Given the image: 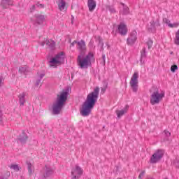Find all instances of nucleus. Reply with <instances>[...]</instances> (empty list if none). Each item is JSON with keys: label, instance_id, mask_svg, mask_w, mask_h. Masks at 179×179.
I'll return each instance as SVG.
<instances>
[{"label": "nucleus", "instance_id": "1", "mask_svg": "<svg viewBox=\"0 0 179 179\" xmlns=\"http://www.w3.org/2000/svg\"><path fill=\"white\" fill-rule=\"evenodd\" d=\"M100 88L99 87H96L93 92L87 96V99L83 103L82 108L80 110V113L83 117H87L90 115L92 110L94 108V106H96V103H97Z\"/></svg>", "mask_w": 179, "mask_h": 179}, {"label": "nucleus", "instance_id": "2", "mask_svg": "<svg viewBox=\"0 0 179 179\" xmlns=\"http://www.w3.org/2000/svg\"><path fill=\"white\" fill-rule=\"evenodd\" d=\"M69 87L63 89L62 92L57 94L56 101L52 105V114L58 115L61 113L65 103L68 100V95L69 94Z\"/></svg>", "mask_w": 179, "mask_h": 179}, {"label": "nucleus", "instance_id": "3", "mask_svg": "<svg viewBox=\"0 0 179 179\" xmlns=\"http://www.w3.org/2000/svg\"><path fill=\"white\" fill-rule=\"evenodd\" d=\"M92 59H94V55L90 52L87 55H79L77 59L78 66L81 69H87L89 66H92Z\"/></svg>", "mask_w": 179, "mask_h": 179}, {"label": "nucleus", "instance_id": "4", "mask_svg": "<svg viewBox=\"0 0 179 179\" xmlns=\"http://www.w3.org/2000/svg\"><path fill=\"white\" fill-rule=\"evenodd\" d=\"M150 93H151L150 103L152 106L159 104V103L163 100V97H164V93H159V88L157 87H152V88L150 90Z\"/></svg>", "mask_w": 179, "mask_h": 179}, {"label": "nucleus", "instance_id": "5", "mask_svg": "<svg viewBox=\"0 0 179 179\" xmlns=\"http://www.w3.org/2000/svg\"><path fill=\"white\" fill-rule=\"evenodd\" d=\"M64 59H65V52H60L55 55V57H52L49 61L50 66H55L56 65H61L64 64Z\"/></svg>", "mask_w": 179, "mask_h": 179}, {"label": "nucleus", "instance_id": "6", "mask_svg": "<svg viewBox=\"0 0 179 179\" xmlns=\"http://www.w3.org/2000/svg\"><path fill=\"white\" fill-rule=\"evenodd\" d=\"M138 78H139V73L138 72H134L130 80V86L134 93L138 92Z\"/></svg>", "mask_w": 179, "mask_h": 179}, {"label": "nucleus", "instance_id": "7", "mask_svg": "<svg viewBox=\"0 0 179 179\" xmlns=\"http://www.w3.org/2000/svg\"><path fill=\"white\" fill-rule=\"evenodd\" d=\"M164 156V150H157L151 157L150 163L155 164L163 159Z\"/></svg>", "mask_w": 179, "mask_h": 179}, {"label": "nucleus", "instance_id": "8", "mask_svg": "<svg viewBox=\"0 0 179 179\" xmlns=\"http://www.w3.org/2000/svg\"><path fill=\"white\" fill-rule=\"evenodd\" d=\"M83 174V169L80 166L76 165V168L71 169V179H79Z\"/></svg>", "mask_w": 179, "mask_h": 179}, {"label": "nucleus", "instance_id": "9", "mask_svg": "<svg viewBox=\"0 0 179 179\" xmlns=\"http://www.w3.org/2000/svg\"><path fill=\"white\" fill-rule=\"evenodd\" d=\"M156 27H160L159 20H157L155 22V21H151L148 26V30L150 33H155V31H156Z\"/></svg>", "mask_w": 179, "mask_h": 179}, {"label": "nucleus", "instance_id": "10", "mask_svg": "<svg viewBox=\"0 0 179 179\" xmlns=\"http://www.w3.org/2000/svg\"><path fill=\"white\" fill-rule=\"evenodd\" d=\"M78 50L80 51V55H85L86 54V43L85 41L81 40L80 41H78Z\"/></svg>", "mask_w": 179, "mask_h": 179}, {"label": "nucleus", "instance_id": "11", "mask_svg": "<svg viewBox=\"0 0 179 179\" xmlns=\"http://www.w3.org/2000/svg\"><path fill=\"white\" fill-rule=\"evenodd\" d=\"M137 39L136 31H134L130 34V36L127 38V43L129 45H134Z\"/></svg>", "mask_w": 179, "mask_h": 179}, {"label": "nucleus", "instance_id": "12", "mask_svg": "<svg viewBox=\"0 0 179 179\" xmlns=\"http://www.w3.org/2000/svg\"><path fill=\"white\" fill-rule=\"evenodd\" d=\"M17 141L21 143V145H25L27 142V139H29V136L24 131V130L22 131V134H20L17 137Z\"/></svg>", "mask_w": 179, "mask_h": 179}, {"label": "nucleus", "instance_id": "13", "mask_svg": "<svg viewBox=\"0 0 179 179\" xmlns=\"http://www.w3.org/2000/svg\"><path fill=\"white\" fill-rule=\"evenodd\" d=\"M118 32L122 36H125L127 33H128V28H127V25L124 23H120L118 25Z\"/></svg>", "mask_w": 179, "mask_h": 179}, {"label": "nucleus", "instance_id": "14", "mask_svg": "<svg viewBox=\"0 0 179 179\" xmlns=\"http://www.w3.org/2000/svg\"><path fill=\"white\" fill-rule=\"evenodd\" d=\"M45 173L43 174V178H48L49 177H51L54 174V170L48 166L47 165H45Z\"/></svg>", "mask_w": 179, "mask_h": 179}, {"label": "nucleus", "instance_id": "15", "mask_svg": "<svg viewBox=\"0 0 179 179\" xmlns=\"http://www.w3.org/2000/svg\"><path fill=\"white\" fill-rule=\"evenodd\" d=\"M12 5H13L12 0H1V6H2L3 9H8Z\"/></svg>", "mask_w": 179, "mask_h": 179}, {"label": "nucleus", "instance_id": "16", "mask_svg": "<svg viewBox=\"0 0 179 179\" xmlns=\"http://www.w3.org/2000/svg\"><path fill=\"white\" fill-rule=\"evenodd\" d=\"M128 108H129V106L126 105L124 109H122L121 110H117L116 114L117 115V118H121L122 115H124L126 113H127Z\"/></svg>", "mask_w": 179, "mask_h": 179}, {"label": "nucleus", "instance_id": "17", "mask_svg": "<svg viewBox=\"0 0 179 179\" xmlns=\"http://www.w3.org/2000/svg\"><path fill=\"white\" fill-rule=\"evenodd\" d=\"M87 6L89 8L90 12H93L96 9V1L94 0H88Z\"/></svg>", "mask_w": 179, "mask_h": 179}, {"label": "nucleus", "instance_id": "18", "mask_svg": "<svg viewBox=\"0 0 179 179\" xmlns=\"http://www.w3.org/2000/svg\"><path fill=\"white\" fill-rule=\"evenodd\" d=\"M18 97L20 99V106H24V103H26V99H24L26 94L24 92L20 94Z\"/></svg>", "mask_w": 179, "mask_h": 179}, {"label": "nucleus", "instance_id": "19", "mask_svg": "<svg viewBox=\"0 0 179 179\" xmlns=\"http://www.w3.org/2000/svg\"><path fill=\"white\" fill-rule=\"evenodd\" d=\"M35 17L36 18V23H38V24H41L45 19L43 15H36Z\"/></svg>", "mask_w": 179, "mask_h": 179}, {"label": "nucleus", "instance_id": "20", "mask_svg": "<svg viewBox=\"0 0 179 179\" xmlns=\"http://www.w3.org/2000/svg\"><path fill=\"white\" fill-rule=\"evenodd\" d=\"M66 5V2L64 0H58V7L59 10H64L65 9V6Z\"/></svg>", "mask_w": 179, "mask_h": 179}, {"label": "nucleus", "instance_id": "21", "mask_svg": "<svg viewBox=\"0 0 179 179\" xmlns=\"http://www.w3.org/2000/svg\"><path fill=\"white\" fill-rule=\"evenodd\" d=\"M45 44H46V45H48V47H50V48L52 49V48H55V42L52 40H51V41L46 40Z\"/></svg>", "mask_w": 179, "mask_h": 179}, {"label": "nucleus", "instance_id": "22", "mask_svg": "<svg viewBox=\"0 0 179 179\" xmlns=\"http://www.w3.org/2000/svg\"><path fill=\"white\" fill-rule=\"evenodd\" d=\"M26 164L27 165L29 175L31 176V174H33V169H31L33 165H31V163L29 161H27Z\"/></svg>", "mask_w": 179, "mask_h": 179}, {"label": "nucleus", "instance_id": "23", "mask_svg": "<svg viewBox=\"0 0 179 179\" xmlns=\"http://www.w3.org/2000/svg\"><path fill=\"white\" fill-rule=\"evenodd\" d=\"M146 48H143L141 51V62H142V59L146 58Z\"/></svg>", "mask_w": 179, "mask_h": 179}, {"label": "nucleus", "instance_id": "24", "mask_svg": "<svg viewBox=\"0 0 179 179\" xmlns=\"http://www.w3.org/2000/svg\"><path fill=\"white\" fill-rule=\"evenodd\" d=\"M174 44L179 45V29L176 33V37L174 38Z\"/></svg>", "mask_w": 179, "mask_h": 179}, {"label": "nucleus", "instance_id": "25", "mask_svg": "<svg viewBox=\"0 0 179 179\" xmlns=\"http://www.w3.org/2000/svg\"><path fill=\"white\" fill-rule=\"evenodd\" d=\"M10 169H12L15 171H19L22 168L17 164H11Z\"/></svg>", "mask_w": 179, "mask_h": 179}, {"label": "nucleus", "instance_id": "26", "mask_svg": "<svg viewBox=\"0 0 179 179\" xmlns=\"http://www.w3.org/2000/svg\"><path fill=\"white\" fill-rule=\"evenodd\" d=\"M18 72L20 73H24V75H26L27 73V69L24 66L20 67Z\"/></svg>", "mask_w": 179, "mask_h": 179}, {"label": "nucleus", "instance_id": "27", "mask_svg": "<svg viewBox=\"0 0 179 179\" xmlns=\"http://www.w3.org/2000/svg\"><path fill=\"white\" fill-rule=\"evenodd\" d=\"M164 136H166V138H164V141H169V138L171 136V133L168 130H164Z\"/></svg>", "mask_w": 179, "mask_h": 179}, {"label": "nucleus", "instance_id": "28", "mask_svg": "<svg viewBox=\"0 0 179 179\" xmlns=\"http://www.w3.org/2000/svg\"><path fill=\"white\" fill-rule=\"evenodd\" d=\"M122 15H128L129 13V8H128V6H124L123 7V10L121 13Z\"/></svg>", "mask_w": 179, "mask_h": 179}, {"label": "nucleus", "instance_id": "29", "mask_svg": "<svg viewBox=\"0 0 179 179\" xmlns=\"http://www.w3.org/2000/svg\"><path fill=\"white\" fill-rule=\"evenodd\" d=\"M106 9L110 12V13H115V8L113 6H107Z\"/></svg>", "mask_w": 179, "mask_h": 179}, {"label": "nucleus", "instance_id": "30", "mask_svg": "<svg viewBox=\"0 0 179 179\" xmlns=\"http://www.w3.org/2000/svg\"><path fill=\"white\" fill-rule=\"evenodd\" d=\"M178 69V66L177 64H173L171 66V71L174 73Z\"/></svg>", "mask_w": 179, "mask_h": 179}, {"label": "nucleus", "instance_id": "31", "mask_svg": "<svg viewBox=\"0 0 179 179\" xmlns=\"http://www.w3.org/2000/svg\"><path fill=\"white\" fill-rule=\"evenodd\" d=\"M173 165L176 167V169H179V159L176 158L175 160L173 162Z\"/></svg>", "mask_w": 179, "mask_h": 179}, {"label": "nucleus", "instance_id": "32", "mask_svg": "<svg viewBox=\"0 0 179 179\" xmlns=\"http://www.w3.org/2000/svg\"><path fill=\"white\" fill-rule=\"evenodd\" d=\"M146 45L148 47V50H150V48H152V47L153 46V41L152 40H148V41L146 42Z\"/></svg>", "mask_w": 179, "mask_h": 179}, {"label": "nucleus", "instance_id": "33", "mask_svg": "<svg viewBox=\"0 0 179 179\" xmlns=\"http://www.w3.org/2000/svg\"><path fill=\"white\" fill-rule=\"evenodd\" d=\"M178 26H179V22L169 24V27H171V28L178 27Z\"/></svg>", "mask_w": 179, "mask_h": 179}, {"label": "nucleus", "instance_id": "34", "mask_svg": "<svg viewBox=\"0 0 179 179\" xmlns=\"http://www.w3.org/2000/svg\"><path fill=\"white\" fill-rule=\"evenodd\" d=\"M163 22L164 23H166V24H168V26L169 24H171V23H170V20L167 18H164Z\"/></svg>", "mask_w": 179, "mask_h": 179}, {"label": "nucleus", "instance_id": "35", "mask_svg": "<svg viewBox=\"0 0 179 179\" xmlns=\"http://www.w3.org/2000/svg\"><path fill=\"white\" fill-rule=\"evenodd\" d=\"M98 40H99V45H103V44H104V43H103V38H101V37L99 36Z\"/></svg>", "mask_w": 179, "mask_h": 179}, {"label": "nucleus", "instance_id": "36", "mask_svg": "<svg viewBox=\"0 0 179 179\" xmlns=\"http://www.w3.org/2000/svg\"><path fill=\"white\" fill-rule=\"evenodd\" d=\"M145 176V171H143L138 176V179H142V177Z\"/></svg>", "mask_w": 179, "mask_h": 179}, {"label": "nucleus", "instance_id": "37", "mask_svg": "<svg viewBox=\"0 0 179 179\" xmlns=\"http://www.w3.org/2000/svg\"><path fill=\"white\" fill-rule=\"evenodd\" d=\"M36 6H38V8H44V4H41V3H40V2H38L36 3Z\"/></svg>", "mask_w": 179, "mask_h": 179}, {"label": "nucleus", "instance_id": "38", "mask_svg": "<svg viewBox=\"0 0 179 179\" xmlns=\"http://www.w3.org/2000/svg\"><path fill=\"white\" fill-rule=\"evenodd\" d=\"M40 83H41V79H38V80H36V84H35V86H36V87L39 86Z\"/></svg>", "mask_w": 179, "mask_h": 179}, {"label": "nucleus", "instance_id": "39", "mask_svg": "<svg viewBox=\"0 0 179 179\" xmlns=\"http://www.w3.org/2000/svg\"><path fill=\"white\" fill-rule=\"evenodd\" d=\"M3 114H2V110H0V122H2Z\"/></svg>", "mask_w": 179, "mask_h": 179}, {"label": "nucleus", "instance_id": "40", "mask_svg": "<svg viewBox=\"0 0 179 179\" xmlns=\"http://www.w3.org/2000/svg\"><path fill=\"white\" fill-rule=\"evenodd\" d=\"M102 59H103V64H106V55H102Z\"/></svg>", "mask_w": 179, "mask_h": 179}, {"label": "nucleus", "instance_id": "41", "mask_svg": "<svg viewBox=\"0 0 179 179\" xmlns=\"http://www.w3.org/2000/svg\"><path fill=\"white\" fill-rule=\"evenodd\" d=\"M43 76H45V74H44V73H41V74H40V76H39V79H41V80L43 79Z\"/></svg>", "mask_w": 179, "mask_h": 179}, {"label": "nucleus", "instance_id": "42", "mask_svg": "<svg viewBox=\"0 0 179 179\" xmlns=\"http://www.w3.org/2000/svg\"><path fill=\"white\" fill-rule=\"evenodd\" d=\"M106 90H107V85H106V87L101 88V93H104V92H106Z\"/></svg>", "mask_w": 179, "mask_h": 179}, {"label": "nucleus", "instance_id": "43", "mask_svg": "<svg viewBox=\"0 0 179 179\" xmlns=\"http://www.w3.org/2000/svg\"><path fill=\"white\" fill-rule=\"evenodd\" d=\"M3 82V76H0V85Z\"/></svg>", "mask_w": 179, "mask_h": 179}, {"label": "nucleus", "instance_id": "44", "mask_svg": "<svg viewBox=\"0 0 179 179\" xmlns=\"http://www.w3.org/2000/svg\"><path fill=\"white\" fill-rule=\"evenodd\" d=\"M31 12H33V10H36V6L35 5H33L31 8Z\"/></svg>", "mask_w": 179, "mask_h": 179}, {"label": "nucleus", "instance_id": "45", "mask_svg": "<svg viewBox=\"0 0 179 179\" xmlns=\"http://www.w3.org/2000/svg\"><path fill=\"white\" fill-rule=\"evenodd\" d=\"M75 44H78V41H74L73 43H71L72 47H73V45H75Z\"/></svg>", "mask_w": 179, "mask_h": 179}, {"label": "nucleus", "instance_id": "46", "mask_svg": "<svg viewBox=\"0 0 179 179\" xmlns=\"http://www.w3.org/2000/svg\"><path fill=\"white\" fill-rule=\"evenodd\" d=\"M104 43H102V45H101V51H104Z\"/></svg>", "mask_w": 179, "mask_h": 179}, {"label": "nucleus", "instance_id": "47", "mask_svg": "<svg viewBox=\"0 0 179 179\" xmlns=\"http://www.w3.org/2000/svg\"><path fill=\"white\" fill-rule=\"evenodd\" d=\"M41 45H42V47H44V45H45V42L44 41L41 42Z\"/></svg>", "mask_w": 179, "mask_h": 179}, {"label": "nucleus", "instance_id": "48", "mask_svg": "<svg viewBox=\"0 0 179 179\" xmlns=\"http://www.w3.org/2000/svg\"><path fill=\"white\" fill-rule=\"evenodd\" d=\"M71 17V23L73 24V20L75 19V17H73V15H72Z\"/></svg>", "mask_w": 179, "mask_h": 179}, {"label": "nucleus", "instance_id": "49", "mask_svg": "<svg viewBox=\"0 0 179 179\" xmlns=\"http://www.w3.org/2000/svg\"><path fill=\"white\" fill-rule=\"evenodd\" d=\"M0 179H8V178L5 177V176H0Z\"/></svg>", "mask_w": 179, "mask_h": 179}, {"label": "nucleus", "instance_id": "50", "mask_svg": "<svg viewBox=\"0 0 179 179\" xmlns=\"http://www.w3.org/2000/svg\"><path fill=\"white\" fill-rule=\"evenodd\" d=\"M89 45H93V42L90 41V42L89 43Z\"/></svg>", "mask_w": 179, "mask_h": 179}, {"label": "nucleus", "instance_id": "51", "mask_svg": "<svg viewBox=\"0 0 179 179\" xmlns=\"http://www.w3.org/2000/svg\"><path fill=\"white\" fill-rule=\"evenodd\" d=\"M121 5L123 6V8H124V6H125V4L124 3H121Z\"/></svg>", "mask_w": 179, "mask_h": 179}, {"label": "nucleus", "instance_id": "52", "mask_svg": "<svg viewBox=\"0 0 179 179\" xmlns=\"http://www.w3.org/2000/svg\"><path fill=\"white\" fill-rule=\"evenodd\" d=\"M106 45L108 46V48H110V45H108V43H106Z\"/></svg>", "mask_w": 179, "mask_h": 179}, {"label": "nucleus", "instance_id": "53", "mask_svg": "<svg viewBox=\"0 0 179 179\" xmlns=\"http://www.w3.org/2000/svg\"><path fill=\"white\" fill-rule=\"evenodd\" d=\"M71 9H73V6H71Z\"/></svg>", "mask_w": 179, "mask_h": 179}, {"label": "nucleus", "instance_id": "54", "mask_svg": "<svg viewBox=\"0 0 179 179\" xmlns=\"http://www.w3.org/2000/svg\"><path fill=\"white\" fill-rule=\"evenodd\" d=\"M7 176H10V174L8 173V174H7Z\"/></svg>", "mask_w": 179, "mask_h": 179}, {"label": "nucleus", "instance_id": "55", "mask_svg": "<svg viewBox=\"0 0 179 179\" xmlns=\"http://www.w3.org/2000/svg\"><path fill=\"white\" fill-rule=\"evenodd\" d=\"M171 54H173V52H171Z\"/></svg>", "mask_w": 179, "mask_h": 179}, {"label": "nucleus", "instance_id": "56", "mask_svg": "<svg viewBox=\"0 0 179 179\" xmlns=\"http://www.w3.org/2000/svg\"><path fill=\"white\" fill-rule=\"evenodd\" d=\"M165 179H167V178H165Z\"/></svg>", "mask_w": 179, "mask_h": 179}]
</instances>
